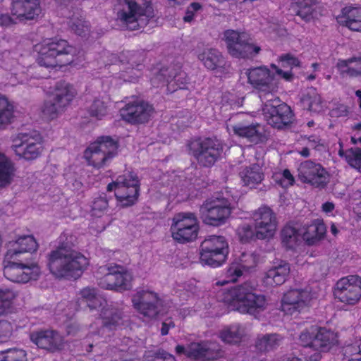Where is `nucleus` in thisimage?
Returning a JSON list of instances; mask_svg holds the SVG:
<instances>
[{"label":"nucleus","instance_id":"obj_1","mask_svg":"<svg viewBox=\"0 0 361 361\" xmlns=\"http://www.w3.org/2000/svg\"><path fill=\"white\" fill-rule=\"evenodd\" d=\"M72 240L71 234L62 233L59 237L60 245L48 255L47 267L56 278L77 279L90 265L87 257L69 246Z\"/></svg>","mask_w":361,"mask_h":361},{"label":"nucleus","instance_id":"obj_2","mask_svg":"<svg viewBox=\"0 0 361 361\" xmlns=\"http://www.w3.org/2000/svg\"><path fill=\"white\" fill-rule=\"evenodd\" d=\"M256 285L246 281L222 293L221 300L228 307L242 314H255L264 311L268 302L262 294L255 293Z\"/></svg>","mask_w":361,"mask_h":361},{"label":"nucleus","instance_id":"obj_3","mask_svg":"<svg viewBox=\"0 0 361 361\" xmlns=\"http://www.w3.org/2000/svg\"><path fill=\"white\" fill-rule=\"evenodd\" d=\"M34 50L37 53V61L41 66L54 68L63 66L73 61L76 49L67 41L47 38L37 44Z\"/></svg>","mask_w":361,"mask_h":361},{"label":"nucleus","instance_id":"obj_4","mask_svg":"<svg viewBox=\"0 0 361 361\" xmlns=\"http://www.w3.org/2000/svg\"><path fill=\"white\" fill-rule=\"evenodd\" d=\"M153 17L151 0H123L117 13L118 20L133 30L147 25Z\"/></svg>","mask_w":361,"mask_h":361},{"label":"nucleus","instance_id":"obj_5","mask_svg":"<svg viewBox=\"0 0 361 361\" xmlns=\"http://www.w3.org/2000/svg\"><path fill=\"white\" fill-rule=\"evenodd\" d=\"M79 299L85 302L90 310L99 312V317L104 326L111 329L121 324V312L107 305L106 301L97 294L95 289H82L79 293Z\"/></svg>","mask_w":361,"mask_h":361},{"label":"nucleus","instance_id":"obj_6","mask_svg":"<svg viewBox=\"0 0 361 361\" xmlns=\"http://www.w3.org/2000/svg\"><path fill=\"white\" fill-rule=\"evenodd\" d=\"M228 254L226 239L221 235H210L201 244L200 260L203 265L219 267L226 262Z\"/></svg>","mask_w":361,"mask_h":361},{"label":"nucleus","instance_id":"obj_7","mask_svg":"<svg viewBox=\"0 0 361 361\" xmlns=\"http://www.w3.org/2000/svg\"><path fill=\"white\" fill-rule=\"evenodd\" d=\"M200 230L199 221L192 212H179L171 219L170 233L171 238L179 243L195 240Z\"/></svg>","mask_w":361,"mask_h":361},{"label":"nucleus","instance_id":"obj_8","mask_svg":"<svg viewBox=\"0 0 361 361\" xmlns=\"http://www.w3.org/2000/svg\"><path fill=\"white\" fill-rule=\"evenodd\" d=\"M109 191H114L117 205L127 207L133 205L137 200L140 183L137 176L128 173L119 176L115 182L107 186Z\"/></svg>","mask_w":361,"mask_h":361},{"label":"nucleus","instance_id":"obj_9","mask_svg":"<svg viewBox=\"0 0 361 361\" xmlns=\"http://www.w3.org/2000/svg\"><path fill=\"white\" fill-rule=\"evenodd\" d=\"M117 148V143L110 137H101L85 149L84 157L89 165L100 169L116 155Z\"/></svg>","mask_w":361,"mask_h":361},{"label":"nucleus","instance_id":"obj_10","mask_svg":"<svg viewBox=\"0 0 361 361\" xmlns=\"http://www.w3.org/2000/svg\"><path fill=\"white\" fill-rule=\"evenodd\" d=\"M8 259L4 262V276L8 281L16 283H26L36 280L40 274V268L33 260L20 262Z\"/></svg>","mask_w":361,"mask_h":361},{"label":"nucleus","instance_id":"obj_11","mask_svg":"<svg viewBox=\"0 0 361 361\" xmlns=\"http://www.w3.org/2000/svg\"><path fill=\"white\" fill-rule=\"evenodd\" d=\"M12 149L19 157L35 159L42 152V137L36 131L19 133L13 140Z\"/></svg>","mask_w":361,"mask_h":361},{"label":"nucleus","instance_id":"obj_12","mask_svg":"<svg viewBox=\"0 0 361 361\" xmlns=\"http://www.w3.org/2000/svg\"><path fill=\"white\" fill-rule=\"evenodd\" d=\"M189 149L201 165L210 166L220 157L223 145L217 139L207 138L192 141L189 144Z\"/></svg>","mask_w":361,"mask_h":361},{"label":"nucleus","instance_id":"obj_13","mask_svg":"<svg viewBox=\"0 0 361 361\" xmlns=\"http://www.w3.org/2000/svg\"><path fill=\"white\" fill-rule=\"evenodd\" d=\"M334 295L339 302L353 306L361 300V276L349 275L340 279L336 284Z\"/></svg>","mask_w":361,"mask_h":361},{"label":"nucleus","instance_id":"obj_14","mask_svg":"<svg viewBox=\"0 0 361 361\" xmlns=\"http://www.w3.org/2000/svg\"><path fill=\"white\" fill-rule=\"evenodd\" d=\"M134 309L147 319L155 318L164 312L163 302L157 294L149 290H140L132 296Z\"/></svg>","mask_w":361,"mask_h":361},{"label":"nucleus","instance_id":"obj_15","mask_svg":"<svg viewBox=\"0 0 361 361\" xmlns=\"http://www.w3.org/2000/svg\"><path fill=\"white\" fill-rule=\"evenodd\" d=\"M247 82L260 92L259 97L262 99L266 96L273 97V92L276 90L274 83L275 73L271 72L266 66L250 68L245 70Z\"/></svg>","mask_w":361,"mask_h":361},{"label":"nucleus","instance_id":"obj_16","mask_svg":"<svg viewBox=\"0 0 361 361\" xmlns=\"http://www.w3.org/2000/svg\"><path fill=\"white\" fill-rule=\"evenodd\" d=\"M264 119L276 128H283L291 123L293 113L290 107L284 103H281L278 97H271L262 107Z\"/></svg>","mask_w":361,"mask_h":361},{"label":"nucleus","instance_id":"obj_17","mask_svg":"<svg viewBox=\"0 0 361 361\" xmlns=\"http://www.w3.org/2000/svg\"><path fill=\"white\" fill-rule=\"evenodd\" d=\"M231 207L225 198H216L206 202L201 207L204 221L210 225L224 224L231 214Z\"/></svg>","mask_w":361,"mask_h":361},{"label":"nucleus","instance_id":"obj_18","mask_svg":"<svg viewBox=\"0 0 361 361\" xmlns=\"http://www.w3.org/2000/svg\"><path fill=\"white\" fill-rule=\"evenodd\" d=\"M255 222L256 238L269 239L272 238L277 228L275 214L268 207H261L252 214Z\"/></svg>","mask_w":361,"mask_h":361},{"label":"nucleus","instance_id":"obj_19","mask_svg":"<svg viewBox=\"0 0 361 361\" xmlns=\"http://www.w3.org/2000/svg\"><path fill=\"white\" fill-rule=\"evenodd\" d=\"M176 353L178 355L184 354L188 358L195 360H211L222 355V352L214 343L208 341L193 342L187 348L178 345Z\"/></svg>","mask_w":361,"mask_h":361},{"label":"nucleus","instance_id":"obj_20","mask_svg":"<svg viewBox=\"0 0 361 361\" xmlns=\"http://www.w3.org/2000/svg\"><path fill=\"white\" fill-rule=\"evenodd\" d=\"M153 113V107L142 100L129 102L120 110L122 119L133 124L148 122Z\"/></svg>","mask_w":361,"mask_h":361},{"label":"nucleus","instance_id":"obj_21","mask_svg":"<svg viewBox=\"0 0 361 361\" xmlns=\"http://www.w3.org/2000/svg\"><path fill=\"white\" fill-rule=\"evenodd\" d=\"M312 299L311 293L306 290H290L283 295L281 310L286 314H298L310 305Z\"/></svg>","mask_w":361,"mask_h":361},{"label":"nucleus","instance_id":"obj_22","mask_svg":"<svg viewBox=\"0 0 361 361\" xmlns=\"http://www.w3.org/2000/svg\"><path fill=\"white\" fill-rule=\"evenodd\" d=\"M338 342L336 333L325 328L317 329L312 342L314 352L307 357V361H319L322 353L328 352Z\"/></svg>","mask_w":361,"mask_h":361},{"label":"nucleus","instance_id":"obj_23","mask_svg":"<svg viewBox=\"0 0 361 361\" xmlns=\"http://www.w3.org/2000/svg\"><path fill=\"white\" fill-rule=\"evenodd\" d=\"M298 176L304 183L320 186L326 183L329 175L320 164L306 161L300 165Z\"/></svg>","mask_w":361,"mask_h":361},{"label":"nucleus","instance_id":"obj_24","mask_svg":"<svg viewBox=\"0 0 361 361\" xmlns=\"http://www.w3.org/2000/svg\"><path fill=\"white\" fill-rule=\"evenodd\" d=\"M31 341L39 348L51 352H56L64 348L63 338L51 330H42L31 333Z\"/></svg>","mask_w":361,"mask_h":361},{"label":"nucleus","instance_id":"obj_25","mask_svg":"<svg viewBox=\"0 0 361 361\" xmlns=\"http://www.w3.org/2000/svg\"><path fill=\"white\" fill-rule=\"evenodd\" d=\"M121 62L123 65L126 61V67L121 71L120 76L126 82H135L140 76V67L143 61L142 56L135 52L126 51L121 56Z\"/></svg>","mask_w":361,"mask_h":361},{"label":"nucleus","instance_id":"obj_26","mask_svg":"<svg viewBox=\"0 0 361 361\" xmlns=\"http://www.w3.org/2000/svg\"><path fill=\"white\" fill-rule=\"evenodd\" d=\"M8 247L6 257L17 259L21 254L35 252L38 248V243L33 235H23L9 241Z\"/></svg>","mask_w":361,"mask_h":361},{"label":"nucleus","instance_id":"obj_27","mask_svg":"<svg viewBox=\"0 0 361 361\" xmlns=\"http://www.w3.org/2000/svg\"><path fill=\"white\" fill-rule=\"evenodd\" d=\"M290 271L289 264L284 261L274 262L262 278L263 283L267 287L282 285L287 280Z\"/></svg>","mask_w":361,"mask_h":361},{"label":"nucleus","instance_id":"obj_28","mask_svg":"<svg viewBox=\"0 0 361 361\" xmlns=\"http://www.w3.org/2000/svg\"><path fill=\"white\" fill-rule=\"evenodd\" d=\"M40 13L39 0H15L11 13L19 22L34 19Z\"/></svg>","mask_w":361,"mask_h":361},{"label":"nucleus","instance_id":"obj_29","mask_svg":"<svg viewBox=\"0 0 361 361\" xmlns=\"http://www.w3.org/2000/svg\"><path fill=\"white\" fill-rule=\"evenodd\" d=\"M227 130L231 133V128L228 126ZM233 134L245 137L250 142L255 143L262 142L267 139L263 126L258 123L246 125L245 123H238L231 126Z\"/></svg>","mask_w":361,"mask_h":361},{"label":"nucleus","instance_id":"obj_30","mask_svg":"<svg viewBox=\"0 0 361 361\" xmlns=\"http://www.w3.org/2000/svg\"><path fill=\"white\" fill-rule=\"evenodd\" d=\"M278 62L283 68H288V71H283L276 64L271 63L270 67L275 73L287 82H292L294 79V74L292 72L293 68L301 67V61L298 57L292 54L287 53L280 55L278 57Z\"/></svg>","mask_w":361,"mask_h":361},{"label":"nucleus","instance_id":"obj_31","mask_svg":"<svg viewBox=\"0 0 361 361\" xmlns=\"http://www.w3.org/2000/svg\"><path fill=\"white\" fill-rule=\"evenodd\" d=\"M326 227L322 219H315L301 228V236L310 245H315L324 238Z\"/></svg>","mask_w":361,"mask_h":361},{"label":"nucleus","instance_id":"obj_32","mask_svg":"<svg viewBox=\"0 0 361 361\" xmlns=\"http://www.w3.org/2000/svg\"><path fill=\"white\" fill-rule=\"evenodd\" d=\"M76 95L77 91L74 86L63 80L56 82L50 92L51 97L65 108L70 105Z\"/></svg>","mask_w":361,"mask_h":361},{"label":"nucleus","instance_id":"obj_33","mask_svg":"<svg viewBox=\"0 0 361 361\" xmlns=\"http://www.w3.org/2000/svg\"><path fill=\"white\" fill-rule=\"evenodd\" d=\"M246 38H247V34L243 31L227 30L223 34V40L226 44L228 53L235 58L238 53H240Z\"/></svg>","mask_w":361,"mask_h":361},{"label":"nucleus","instance_id":"obj_34","mask_svg":"<svg viewBox=\"0 0 361 361\" xmlns=\"http://www.w3.org/2000/svg\"><path fill=\"white\" fill-rule=\"evenodd\" d=\"M247 329L240 324H232L219 330L218 336L225 343L237 345L240 343L247 335Z\"/></svg>","mask_w":361,"mask_h":361},{"label":"nucleus","instance_id":"obj_35","mask_svg":"<svg viewBox=\"0 0 361 361\" xmlns=\"http://www.w3.org/2000/svg\"><path fill=\"white\" fill-rule=\"evenodd\" d=\"M337 21L353 31L361 32V8H343L337 17Z\"/></svg>","mask_w":361,"mask_h":361},{"label":"nucleus","instance_id":"obj_36","mask_svg":"<svg viewBox=\"0 0 361 361\" xmlns=\"http://www.w3.org/2000/svg\"><path fill=\"white\" fill-rule=\"evenodd\" d=\"M197 59L203 63L208 70H215L221 67L224 59L217 49L213 48H202L197 51Z\"/></svg>","mask_w":361,"mask_h":361},{"label":"nucleus","instance_id":"obj_37","mask_svg":"<svg viewBox=\"0 0 361 361\" xmlns=\"http://www.w3.org/2000/svg\"><path fill=\"white\" fill-rule=\"evenodd\" d=\"M240 177L243 186L253 189L262 182L264 174L262 167L255 164L245 167L240 172Z\"/></svg>","mask_w":361,"mask_h":361},{"label":"nucleus","instance_id":"obj_38","mask_svg":"<svg viewBox=\"0 0 361 361\" xmlns=\"http://www.w3.org/2000/svg\"><path fill=\"white\" fill-rule=\"evenodd\" d=\"M290 7L302 20L309 22L316 16L317 1L316 0H292Z\"/></svg>","mask_w":361,"mask_h":361},{"label":"nucleus","instance_id":"obj_39","mask_svg":"<svg viewBox=\"0 0 361 361\" xmlns=\"http://www.w3.org/2000/svg\"><path fill=\"white\" fill-rule=\"evenodd\" d=\"M16 106L13 101L0 92V130L6 128L15 118Z\"/></svg>","mask_w":361,"mask_h":361},{"label":"nucleus","instance_id":"obj_40","mask_svg":"<svg viewBox=\"0 0 361 361\" xmlns=\"http://www.w3.org/2000/svg\"><path fill=\"white\" fill-rule=\"evenodd\" d=\"M302 107L311 113L319 114L324 111L325 104L316 89L310 88L301 99Z\"/></svg>","mask_w":361,"mask_h":361},{"label":"nucleus","instance_id":"obj_41","mask_svg":"<svg viewBox=\"0 0 361 361\" xmlns=\"http://www.w3.org/2000/svg\"><path fill=\"white\" fill-rule=\"evenodd\" d=\"M15 168L12 161L0 152V188L7 187L13 180Z\"/></svg>","mask_w":361,"mask_h":361},{"label":"nucleus","instance_id":"obj_42","mask_svg":"<svg viewBox=\"0 0 361 361\" xmlns=\"http://www.w3.org/2000/svg\"><path fill=\"white\" fill-rule=\"evenodd\" d=\"M336 68L343 75L355 77L361 75V58H350L338 60Z\"/></svg>","mask_w":361,"mask_h":361},{"label":"nucleus","instance_id":"obj_43","mask_svg":"<svg viewBox=\"0 0 361 361\" xmlns=\"http://www.w3.org/2000/svg\"><path fill=\"white\" fill-rule=\"evenodd\" d=\"M282 338L276 334L259 336L255 341V347L260 352H267L279 346Z\"/></svg>","mask_w":361,"mask_h":361},{"label":"nucleus","instance_id":"obj_44","mask_svg":"<svg viewBox=\"0 0 361 361\" xmlns=\"http://www.w3.org/2000/svg\"><path fill=\"white\" fill-rule=\"evenodd\" d=\"M18 296V292L14 289L0 287V315L8 312Z\"/></svg>","mask_w":361,"mask_h":361},{"label":"nucleus","instance_id":"obj_45","mask_svg":"<svg viewBox=\"0 0 361 361\" xmlns=\"http://www.w3.org/2000/svg\"><path fill=\"white\" fill-rule=\"evenodd\" d=\"M109 104L107 98L94 99L88 109L90 116L97 120L104 118L109 112Z\"/></svg>","mask_w":361,"mask_h":361},{"label":"nucleus","instance_id":"obj_46","mask_svg":"<svg viewBox=\"0 0 361 361\" xmlns=\"http://www.w3.org/2000/svg\"><path fill=\"white\" fill-rule=\"evenodd\" d=\"M63 106L60 104L57 101L51 99L44 101L42 106V112L43 115L50 120L58 118L66 110Z\"/></svg>","mask_w":361,"mask_h":361},{"label":"nucleus","instance_id":"obj_47","mask_svg":"<svg viewBox=\"0 0 361 361\" xmlns=\"http://www.w3.org/2000/svg\"><path fill=\"white\" fill-rule=\"evenodd\" d=\"M116 290H126L131 287L132 274L121 267L115 266Z\"/></svg>","mask_w":361,"mask_h":361},{"label":"nucleus","instance_id":"obj_48","mask_svg":"<svg viewBox=\"0 0 361 361\" xmlns=\"http://www.w3.org/2000/svg\"><path fill=\"white\" fill-rule=\"evenodd\" d=\"M301 236V231L300 233L295 228L290 225L286 226L281 231V241L283 245L287 247H293L299 241Z\"/></svg>","mask_w":361,"mask_h":361},{"label":"nucleus","instance_id":"obj_49","mask_svg":"<svg viewBox=\"0 0 361 361\" xmlns=\"http://www.w3.org/2000/svg\"><path fill=\"white\" fill-rule=\"evenodd\" d=\"M242 269L246 273L254 269L259 262L257 255L253 252H243L239 257L235 259Z\"/></svg>","mask_w":361,"mask_h":361},{"label":"nucleus","instance_id":"obj_50","mask_svg":"<svg viewBox=\"0 0 361 361\" xmlns=\"http://www.w3.org/2000/svg\"><path fill=\"white\" fill-rule=\"evenodd\" d=\"M109 203L105 196H99L94 199L91 205V214L93 217L101 218L108 212Z\"/></svg>","mask_w":361,"mask_h":361},{"label":"nucleus","instance_id":"obj_51","mask_svg":"<svg viewBox=\"0 0 361 361\" xmlns=\"http://www.w3.org/2000/svg\"><path fill=\"white\" fill-rule=\"evenodd\" d=\"M244 273H245L239 264L234 260L228 267L226 272V279L219 281L216 283L217 286H224L229 282H235Z\"/></svg>","mask_w":361,"mask_h":361},{"label":"nucleus","instance_id":"obj_52","mask_svg":"<svg viewBox=\"0 0 361 361\" xmlns=\"http://www.w3.org/2000/svg\"><path fill=\"white\" fill-rule=\"evenodd\" d=\"M102 272L106 271L104 276L99 279V286L105 289L116 290L115 280L116 279L115 274V266L102 267Z\"/></svg>","mask_w":361,"mask_h":361},{"label":"nucleus","instance_id":"obj_53","mask_svg":"<svg viewBox=\"0 0 361 361\" xmlns=\"http://www.w3.org/2000/svg\"><path fill=\"white\" fill-rule=\"evenodd\" d=\"M361 341L346 345L343 350V361H361Z\"/></svg>","mask_w":361,"mask_h":361},{"label":"nucleus","instance_id":"obj_54","mask_svg":"<svg viewBox=\"0 0 361 361\" xmlns=\"http://www.w3.org/2000/svg\"><path fill=\"white\" fill-rule=\"evenodd\" d=\"M339 154L341 156L344 154L345 159L349 165L361 172V149L352 148L345 153L340 150Z\"/></svg>","mask_w":361,"mask_h":361},{"label":"nucleus","instance_id":"obj_55","mask_svg":"<svg viewBox=\"0 0 361 361\" xmlns=\"http://www.w3.org/2000/svg\"><path fill=\"white\" fill-rule=\"evenodd\" d=\"M0 361H27L25 350L20 348H11L0 352Z\"/></svg>","mask_w":361,"mask_h":361},{"label":"nucleus","instance_id":"obj_56","mask_svg":"<svg viewBox=\"0 0 361 361\" xmlns=\"http://www.w3.org/2000/svg\"><path fill=\"white\" fill-rule=\"evenodd\" d=\"M261 51V47L255 43L250 42V37L247 38L243 46L240 53H238L237 59H248L257 56Z\"/></svg>","mask_w":361,"mask_h":361},{"label":"nucleus","instance_id":"obj_57","mask_svg":"<svg viewBox=\"0 0 361 361\" xmlns=\"http://www.w3.org/2000/svg\"><path fill=\"white\" fill-rule=\"evenodd\" d=\"M315 331L316 328L311 327L310 329L302 331L299 337L300 344L303 345L307 350L306 360L307 356L310 355L314 352V350L312 349V342L314 338Z\"/></svg>","mask_w":361,"mask_h":361},{"label":"nucleus","instance_id":"obj_58","mask_svg":"<svg viewBox=\"0 0 361 361\" xmlns=\"http://www.w3.org/2000/svg\"><path fill=\"white\" fill-rule=\"evenodd\" d=\"M237 235L241 242L247 243L256 238L255 228L249 224H242L237 229Z\"/></svg>","mask_w":361,"mask_h":361},{"label":"nucleus","instance_id":"obj_59","mask_svg":"<svg viewBox=\"0 0 361 361\" xmlns=\"http://www.w3.org/2000/svg\"><path fill=\"white\" fill-rule=\"evenodd\" d=\"M275 180L283 188H288L293 185L295 179L289 170L285 169L281 173L275 175Z\"/></svg>","mask_w":361,"mask_h":361},{"label":"nucleus","instance_id":"obj_60","mask_svg":"<svg viewBox=\"0 0 361 361\" xmlns=\"http://www.w3.org/2000/svg\"><path fill=\"white\" fill-rule=\"evenodd\" d=\"M71 28L75 34L82 37H85L90 32L88 23L82 19H78L73 22Z\"/></svg>","mask_w":361,"mask_h":361},{"label":"nucleus","instance_id":"obj_61","mask_svg":"<svg viewBox=\"0 0 361 361\" xmlns=\"http://www.w3.org/2000/svg\"><path fill=\"white\" fill-rule=\"evenodd\" d=\"M13 324L6 320L0 321V342L6 341L13 334Z\"/></svg>","mask_w":361,"mask_h":361},{"label":"nucleus","instance_id":"obj_62","mask_svg":"<svg viewBox=\"0 0 361 361\" xmlns=\"http://www.w3.org/2000/svg\"><path fill=\"white\" fill-rule=\"evenodd\" d=\"M190 193L188 189L185 186L176 188L172 190L170 197L176 200L177 202H183L189 198Z\"/></svg>","mask_w":361,"mask_h":361},{"label":"nucleus","instance_id":"obj_63","mask_svg":"<svg viewBox=\"0 0 361 361\" xmlns=\"http://www.w3.org/2000/svg\"><path fill=\"white\" fill-rule=\"evenodd\" d=\"M202 9V5L197 2H193L190 4V6L187 8L185 11V14L183 17V20L186 23H191L195 17L197 11Z\"/></svg>","mask_w":361,"mask_h":361},{"label":"nucleus","instance_id":"obj_64","mask_svg":"<svg viewBox=\"0 0 361 361\" xmlns=\"http://www.w3.org/2000/svg\"><path fill=\"white\" fill-rule=\"evenodd\" d=\"M18 20H16V16L12 18L7 14L1 15L0 16V25L8 27L13 23H16Z\"/></svg>","mask_w":361,"mask_h":361}]
</instances>
